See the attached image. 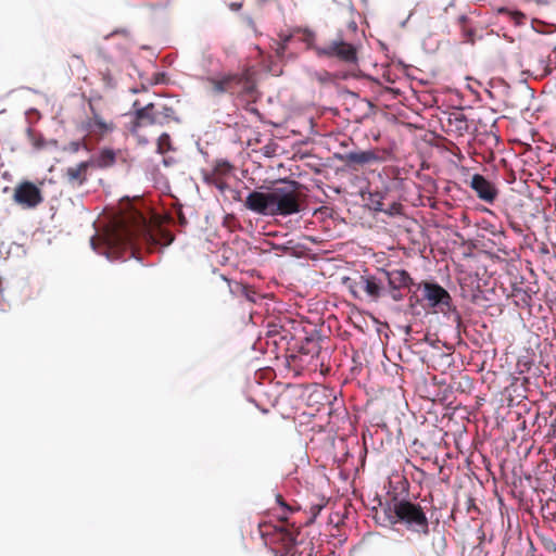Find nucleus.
Wrapping results in <instances>:
<instances>
[{"mask_svg":"<svg viewBox=\"0 0 556 556\" xmlns=\"http://www.w3.org/2000/svg\"><path fill=\"white\" fill-rule=\"evenodd\" d=\"M149 240L147 218L138 211H131L117 217L106 230L100 248L96 239L91 240L93 249L109 260L127 258L135 255V248L140 239Z\"/></svg>","mask_w":556,"mask_h":556,"instance_id":"1","label":"nucleus"},{"mask_svg":"<svg viewBox=\"0 0 556 556\" xmlns=\"http://www.w3.org/2000/svg\"><path fill=\"white\" fill-rule=\"evenodd\" d=\"M391 526L402 525L406 530L419 535L429 534V520L424 507L406 498L394 497L383 508Z\"/></svg>","mask_w":556,"mask_h":556,"instance_id":"2","label":"nucleus"},{"mask_svg":"<svg viewBox=\"0 0 556 556\" xmlns=\"http://www.w3.org/2000/svg\"><path fill=\"white\" fill-rule=\"evenodd\" d=\"M276 502L279 504L281 513L278 515L279 521L285 525L271 526V525H260V532L263 538H268L266 544L276 545V551L279 552L278 547L281 546L283 553L281 556H293L295 549L296 536L299 534L298 528L292 525L289 529L288 515L293 513L294 509L289 506L280 494L276 495Z\"/></svg>","mask_w":556,"mask_h":556,"instance_id":"3","label":"nucleus"},{"mask_svg":"<svg viewBox=\"0 0 556 556\" xmlns=\"http://www.w3.org/2000/svg\"><path fill=\"white\" fill-rule=\"evenodd\" d=\"M273 216H290L303 208L301 185L294 180H283L271 188Z\"/></svg>","mask_w":556,"mask_h":556,"instance_id":"4","label":"nucleus"},{"mask_svg":"<svg viewBox=\"0 0 556 556\" xmlns=\"http://www.w3.org/2000/svg\"><path fill=\"white\" fill-rule=\"evenodd\" d=\"M342 283L353 299H367L377 302L386 293V286H383L380 269H378L377 274H371L368 269H365L363 274L343 277Z\"/></svg>","mask_w":556,"mask_h":556,"instance_id":"5","label":"nucleus"},{"mask_svg":"<svg viewBox=\"0 0 556 556\" xmlns=\"http://www.w3.org/2000/svg\"><path fill=\"white\" fill-rule=\"evenodd\" d=\"M134 108V119L129 128L131 134H137L141 127L164 126L173 121H177L176 111L173 106L163 102H151L144 106H139V101H135Z\"/></svg>","mask_w":556,"mask_h":556,"instance_id":"6","label":"nucleus"},{"mask_svg":"<svg viewBox=\"0 0 556 556\" xmlns=\"http://www.w3.org/2000/svg\"><path fill=\"white\" fill-rule=\"evenodd\" d=\"M214 94L229 93L238 97H251L255 91V81L249 71L243 73L227 74L220 77H208Z\"/></svg>","mask_w":556,"mask_h":556,"instance_id":"7","label":"nucleus"},{"mask_svg":"<svg viewBox=\"0 0 556 556\" xmlns=\"http://www.w3.org/2000/svg\"><path fill=\"white\" fill-rule=\"evenodd\" d=\"M418 288L422 289V300L427 302L428 307L448 316L453 323L460 326L462 316L453 305L452 296L443 287L435 282L424 281L418 285Z\"/></svg>","mask_w":556,"mask_h":556,"instance_id":"8","label":"nucleus"},{"mask_svg":"<svg viewBox=\"0 0 556 556\" xmlns=\"http://www.w3.org/2000/svg\"><path fill=\"white\" fill-rule=\"evenodd\" d=\"M316 52L319 56L336 58L348 64L357 62V50L355 46L344 41L341 37L331 40L325 46L317 47Z\"/></svg>","mask_w":556,"mask_h":556,"instance_id":"9","label":"nucleus"},{"mask_svg":"<svg viewBox=\"0 0 556 556\" xmlns=\"http://www.w3.org/2000/svg\"><path fill=\"white\" fill-rule=\"evenodd\" d=\"M381 278L383 279V286L388 283V293L391 299L395 302L403 300L404 295L402 289L409 288L414 285V280L410 275L404 269H380ZM387 292V289H386Z\"/></svg>","mask_w":556,"mask_h":556,"instance_id":"10","label":"nucleus"},{"mask_svg":"<svg viewBox=\"0 0 556 556\" xmlns=\"http://www.w3.org/2000/svg\"><path fill=\"white\" fill-rule=\"evenodd\" d=\"M13 200L23 208H35L43 202V195L35 184L25 180L14 188Z\"/></svg>","mask_w":556,"mask_h":556,"instance_id":"11","label":"nucleus"},{"mask_svg":"<svg viewBox=\"0 0 556 556\" xmlns=\"http://www.w3.org/2000/svg\"><path fill=\"white\" fill-rule=\"evenodd\" d=\"M244 206L258 215L273 216V191L271 188L267 192L252 191L244 200Z\"/></svg>","mask_w":556,"mask_h":556,"instance_id":"12","label":"nucleus"},{"mask_svg":"<svg viewBox=\"0 0 556 556\" xmlns=\"http://www.w3.org/2000/svg\"><path fill=\"white\" fill-rule=\"evenodd\" d=\"M470 187L475 190L477 197L486 203L491 204L497 198L496 187L480 174H475L471 177Z\"/></svg>","mask_w":556,"mask_h":556,"instance_id":"13","label":"nucleus"},{"mask_svg":"<svg viewBox=\"0 0 556 556\" xmlns=\"http://www.w3.org/2000/svg\"><path fill=\"white\" fill-rule=\"evenodd\" d=\"M384 157L376 150L349 152L345 155V163L350 167L364 166L383 162Z\"/></svg>","mask_w":556,"mask_h":556,"instance_id":"14","label":"nucleus"},{"mask_svg":"<svg viewBox=\"0 0 556 556\" xmlns=\"http://www.w3.org/2000/svg\"><path fill=\"white\" fill-rule=\"evenodd\" d=\"M91 166V162L84 161L75 166H70L64 172V179L66 184L73 188L83 186L88 179V168Z\"/></svg>","mask_w":556,"mask_h":556,"instance_id":"15","label":"nucleus"},{"mask_svg":"<svg viewBox=\"0 0 556 556\" xmlns=\"http://www.w3.org/2000/svg\"><path fill=\"white\" fill-rule=\"evenodd\" d=\"M84 128L90 136H96L98 140L102 139L109 132H112L115 128L113 122H85Z\"/></svg>","mask_w":556,"mask_h":556,"instance_id":"16","label":"nucleus"},{"mask_svg":"<svg viewBox=\"0 0 556 556\" xmlns=\"http://www.w3.org/2000/svg\"><path fill=\"white\" fill-rule=\"evenodd\" d=\"M88 162H91V166L98 168H109L116 162V152L111 148H103Z\"/></svg>","mask_w":556,"mask_h":556,"instance_id":"17","label":"nucleus"},{"mask_svg":"<svg viewBox=\"0 0 556 556\" xmlns=\"http://www.w3.org/2000/svg\"><path fill=\"white\" fill-rule=\"evenodd\" d=\"M300 353L304 355H312V357H318L320 354V345L317 340L306 338L305 342L300 348Z\"/></svg>","mask_w":556,"mask_h":556,"instance_id":"18","label":"nucleus"},{"mask_svg":"<svg viewBox=\"0 0 556 556\" xmlns=\"http://www.w3.org/2000/svg\"><path fill=\"white\" fill-rule=\"evenodd\" d=\"M501 14L507 16V18L513 22L516 26H521L526 24L527 16L520 11H510L508 9H501L498 11Z\"/></svg>","mask_w":556,"mask_h":556,"instance_id":"19","label":"nucleus"},{"mask_svg":"<svg viewBox=\"0 0 556 556\" xmlns=\"http://www.w3.org/2000/svg\"><path fill=\"white\" fill-rule=\"evenodd\" d=\"M170 149H172L170 137L168 134L164 132L157 139L156 151L160 154H164V153L168 152Z\"/></svg>","mask_w":556,"mask_h":556,"instance_id":"20","label":"nucleus"},{"mask_svg":"<svg viewBox=\"0 0 556 556\" xmlns=\"http://www.w3.org/2000/svg\"><path fill=\"white\" fill-rule=\"evenodd\" d=\"M231 170V165L226 161L217 162L213 172L211 174H216L217 176L224 177L228 175Z\"/></svg>","mask_w":556,"mask_h":556,"instance_id":"21","label":"nucleus"},{"mask_svg":"<svg viewBox=\"0 0 556 556\" xmlns=\"http://www.w3.org/2000/svg\"><path fill=\"white\" fill-rule=\"evenodd\" d=\"M205 180L208 182V184H212L214 186H216L217 188H219L220 190H224L225 187H226V184L225 181L223 180V177L220 176H217L216 174H210L206 176Z\"/></svg>","mask_w":556,"mask_h":556,"instance_id":"22","label":"nucleus"},{"mask_svg":"<svg viewBox=\"0 0 556 556\" xmlns=\"http://www.w3.org/2000/svg\"><path fill=\"white\" fill-rule=\"evenodd\" d=\"M81 148L84 149H88L87 148V144L85 143V141H72L68 143V147L66 148L68 151L73 152V153H76L78 152Z\"/></svg>","mask_w":556,"mask_h":556,"instance_id":"23","label":"nucleus"},{"mask_svg":"<svg viewBox=\"0 0 556 556\" xmlns=\"http://www.w3.org/2000/svg\"><path fill=\"white\" fill-rule=\"evenodd\" d=\"M89 106H90L91 116L88 117V119L86 122H103V121H105L91 103L89 104Z\"/></svg>","mask_w":556,"mask_h":556,"instance_id":"24","label":"nucleus"},{"mask_svg":"<svg viewBox=\"0 0 556 556\" xmlns=\"http://www.w3.org/2000/svg\"><path fill=\"white\" fill-rule=\"evenodd\" d=\"M455 121L457 123L458 130H460V131L467 130V121L463 114H458V116H456Z\"/></svg>","mask_w":556,"mask_h":556,"instance_id":"25","label":"nucleus"},{"mask_svg":"<svg viewBox=\"0 0 556 556\" xmlns=\"http://www.w3.org/2000/svg\"><path fill=\"white\" fill-rule=\"evenodd\" d=\"M291 38H292V35L280 36L281 43H280V47L277 50L278 53H282L286 50L287 45L291 40Z\"/></svg>","mask_w":556,"mask_h":556,"instance_id":"26","label":"nucleus"},{"mask_svg":"<svg viewBox=\"0 0 556 556\" xmlns=\"http://www.w3.org/2000/svg\"><path fill=\"white\" fill-rule=\"evenodd\" d=\"M526 556H545L543 553H539L534 544L531 542L530 547L526 553Z\"/></svg>","mask_w":556,"mask_h":556,"instance_id":"27","label":"nucleus"},{"mask_svg":"<svg viewBox=\"0 0 556 556\" xmlns=\"http://www.w3.org/2000/svg\"><path fill=\"white\" fill-rule=\"evenodd\" d=\"M323 507H324L323 505H313V506H311L312 519L309 521H313L317 517V515L320 513Z\"/></svg>","mask_w":556,"mask_h":556,"instance_id":"28","label":"nucleus"},{"mask_svg":"<svg viewBox=\"0 0 556 556\" xmlns=\"http://www.w3.org/2000/svg\"><path fill=\"white\" fill-rule=\"evenodd\" d=\"M542 65H543V70L546 74H549L551 73V68H549V64L552 63V59L551 56H548V59L545 61V60H542L541 61Z\"/></svg>","mask_w":556,"mask_h":556,"instance_id":"29","label":"nucleus"},{"mask_svg":"<svg viewBox=\"0 0 556 556\" xmlns=\"http://www.w3.org/2000/svg\"><path fill=\"white\" fill-rule=\"evenodd\" d=\"M400 208H401V204H397V203H394L391 207V211H390V214H392L393 212L394 213H399L400 212Z\"/></svg>","mask_w":556,"mask_h":556,"instance_id":"30","label":"nucleus"},{"mask_svg":"<svg viewBox=\"0 0 556 556\" xmlns=\"http://www.w3.org/2000/svg\"><path fill=\"white\" fill-rule=\"evenodd\" d=\"M458 21H459V24H460L462 26H464V25L466 24V22H467V17H466L465 15H460V16L458 17Z\"/></svg>","mask_w":556,"mask_h":556,"instance_id":"31","label":"nucleus"},{"mask_svg":"<svg viewBox=\"0 0 556 556\" xmlns=\"http://www.w3.org/2000/svg\"><path fill=\"white\" fill-rule=\"evenodd\" d=\"M376 211H381V212H387L384 208L381 207V204L378 203L377 206L375 207Z\"/></svg>","mask_w":556,"mask_h":556,"instance_id":"32","label":"nucleus"},{"mask_svg":"<svg viewBox=\"0 0 556 556\" xmlns=\"http://www.w3.org/2000/svg\"><path fill=\"white\" fill-rule=\"evenodd\" d=\"M406 332H407V333H409V332H410V327H409V326L406 328Z\"/></svg>","mask_w":556,"mask_h":556,"instance_id":"33","label":"nucleus"},{"mask_svg":"<svg viewBox=\"0 0 556 556\" xmlns=\"http://www.w3.org/2000/svg\"><path fill=\"white\" fill-rule=\"evenodd\" d=\"M555 51H556V48H555Z\"/></svg>","mask_w":556,"mask_h":556,"instance_id":"34","label":"nucleus"}]
</instances>
